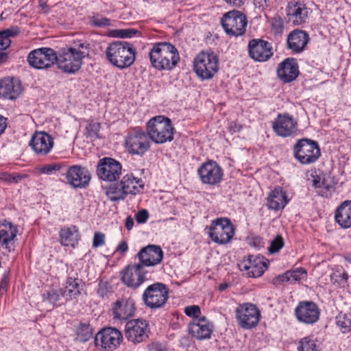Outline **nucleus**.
Here are the masks:
<instances>
[{
	"mask_svg": "<svg viewBox=\"0 0 351 351\" xmlns=\"http://www.w3.org/2000/svg\"><path fill=\"white\" fill-rule=\"evenodd\" d=\"M75 51H83L82 59L88 54L89 44L86 42L80 43L75 46Z\"/></svg>",
	"mask_w": 351,
	"mask_h": 351,
	"instance_id": "052dcab7",
	"label": "nucleus"
},
{
	"mask_svg": "<svg viewBox=\"0 0 351 351\" xmlns=\"http://www.w3.org/2000/svg\"><path fill=\"white\" fill-rule=\"evenodd\" d=\"M123 194L121 188L119 189L116 184L110 186L106 189V195L112 201H117L123 199Z\"/></svg>",
	"mask_w": 351,
	"mask_h": 351,
	"instance_id": "79ce46f5",
	"label": "nucleus"
},
{
	"mask_svg": "<svg viewBox=\"0 0 351 351\" xmlns=\"http://www.w3.org/2000/svg\"><path fill=\"white\" fill-rule=\"evenodd\" d=\"M97 173L99 178L103 180L116 181L121 173V165L113 158H104L99 160Z\"/></svg>",
	"mask_w": 351,
	"mask_h": 351,
	"instance_id": "dca6fc26",
	"label": "nucleus"
},
{
	"mask_svg": "<svg viewBox=\"0 0 351 351\" xmlns=\"http://www.w3.org/2000/svg\"><path fill=\"white\" fill-rule=\"evenodd\" d=\"M82 280L78 278H73L69 277L66 282V287L64 289H60L62 298H64L66 301L76 298L82 290Z\"/></svg>",
	"mask_w": 351,
	"mask_h": 351,
	"instance_id": "2f4dec72",
	"label": "nucleus"
},
{
	"mask_svg": "<svg viewBox=\"0 0 351 351\" xmlns=\"http://www.w3.org/2000/svg\"><path fill=\"white\" fill-rule=\"evenodd\" d=\"M295 158L302 165L315 162L320 157L321 152L318 143L308 138H302L293 147Z\"/></svg>",
	"mask_w": 351,
	"mask_h": 351,
	"instance_id": "423d86ee",
	"label": "nucleus"
},
{
	"mask_svg": "<svg viewBox=\"0 0 351 351\" xmlns=\"http://www.w3.org/2000/svg\"><path fill=\"white\" fill-rule=\"evenodd\" d=\"M287 203L285 193L281 188H276L267 197V205L271 209L278 210L283 208Z\"/></svg>",
	"mask_w": 351,
	"mask_h": 351,
	"instance_id": "f704fd0d",
	"label": "nucleus"
},
{
	"mask_svg": "<svg viewBox=\"0 0 351 351\" xmlns=\"http://www.w3.org/2000/svg\"><path fill=\"white\" fill-rule=\"evenodd\" d=\"M335 217L341 227L351 228V201L343 202L337 209Z\"/></svg>",
	"mask_w": 351,
	"mask_h": 351,
	"instance_id": "473e14b6",
	"label": "nucleus"
},
{
	"mask_svg": "<svg viewBox=\"0 0 351 351\" xmlns=\"http://www.w3.org/2000/svg\"><path fill=\"white\" fill-rule=\"evenodd\" d=\"M141 182V180H137L132 175H126L121 181L122 192L124 195L136 194L143 187Z\"/></svg>",
	"mask_w": 351,
	"mask_h": 351,
	"instance_id": "c9c22d12",
	"label": "nucleus"
},
{
	"mask_svg": "<svg viewBox=\"0 0 351 351\" xmlns=\"http://www.w3.org/2000/svg\"><path fill=\"white\" fill-rule=\"evenodd\" d=\"M298 73V68L293 59L287 58L285 60L279 64L277 69L278 77L284 83H289L295 80Z\"/></svg>",
	"mask_w": 351,
	"mask_h": 351,
	"instance_id": "c85d7f7f",
	"label": "nucleus"
},
{
	"mask_svg": "<svg viewBox=\"0 0 351 351\" xmlns=\"http://www.w3.org/2000/svg\"><path fill=\"white\" fill-rule=\"evenodd\" d=\"M149 138L144 132L135 131L125 139V147L132 154L143 155L149 148Z\"/></svg>",
	"mask_w": 351,
	"mask_h": 351,
	"instance_id": "f3484780",
	"label": "nucleus"
},
{
	"mask_svg": "<svg viewBox=\"0 0 351 351\" xmlns=\"http://www.w3.org/2000/svg\"><path fill=\"white\" fill-rule=\"evenodd\" d=\"M284 245V241L280 235H277L276 238L271 241L268 250L270 253L278 252Z\"/></svg>",
	"mask_w": 351,
	"mask_h": 351,
	"instance_id": "de8ad7c7",
	"label": "nucleus"
},
{
	"mask_svg": "<svg viewBox=\"0 0 351 351\" xmlns=\"http://www.w3.org/2000/svg\"><path fill=\"white\" fill-rule=\"evenodd\" d=\"M308 40V34L305 31L295 29L289 34L287 45L293 52L300 53L304 51Z\"/></svg>",
	"mask_w": 351,
	"mask_h": 351,
	"instance_id": "c756f323",
	"label": "nucleus"
},
{
	"mask_svg": "<svg viewBox=\"0 0 351 351\" xmlns=\"http://www.w3.org/2000/svg\"><path fill=\"white\" fill-rule=\"evenodd\" d=\"M254 5L259 9L264 10L274 2V0H254Z\"/></svg>",
	"mask_w": 351,
	"mask_h": 351,
	"instance_id": "13d9d810",
	"label": "nucleus"
},
{
	"mask_svg": "<svg viewBox=\"0 0 351 351\" xmlns=\"http://www.w3.org/2000/svg\"><path fill=\"white\" fill-rule=\"evenodd\" d=\"M306 277V271L304 269L300 267L295 269L289 270L284 274L278 276L272 280V283L275 285L282 284L285 282L291 283L300 281Z\"/></svg>",
	"mask_w": 351,
	"mask_h": 351,
	"instance_id": "72a5a7b5",
	"label": "nucleus"
},
{
	"mask_svg": "<svg viewBox=\"0 0 351 351\" xmlns=\"http://www.w3.org/2000/svg\"><path fill=\"white\" fill-rule=\"evenodd\" d=\"M148 324L141 319H132L126 323L125 335L126 339L136 344L146 341L149 337Z\"/></svg>",
	"mask_w": 351,
	"mask_h": 351,
	"instance_id": "4468645a",
	"label": "nucleus"
},
{
	"mask_svg": "<svg viewBox=\"0 0 351 351\" xmlns=\"http://www.w3.org/2000/svg\"><path fill=\"white\" fill-rule=\"evenodd\" d=\"M26 174L3 173L0 176V179L8 183H19L22 179L27 178Z\"/></svg>",
	"mask_w": 351,
	"mask_h": 351,
	"instance_id": "a18cd8bd",
	"label": "nucleus"
},
{
	"mask_svg": "<svg viewBox=\"0 0 351 351\" xmlns=\"http://www.w3.org/2000/svg\"><path fill=\"white\" fill-rule=\"evenodd\" d=\"M29 64L34 68H49L57 62V54L51 48H40L32 51L27 57Z\"/></svg>",
	"mask_w": 351,
	"mask_h": 351,
	"instance_id": "9b49d317",
	"label": "nucleus"
},
{
	"mask_svg": "<svg viewBox=\"0 0 351 351\" xmlns=\"http://www.w3.org/2000/svg\"><path fill=\"white\" fill-rule=\"evenodd\" d=\"M236 317L239 325L244 329H251L256 326L261 317V312L252 303L239 305L236 309Z\"/></svg>",
	"mask_w": 351,
	"mask_h": 351,
	"instance_id": "9d476101",
	"label": "nucleus"
},
{
	"mask_svg": "<svg viewBox=\"0 0 351 351\" xmlns=\"http://www.w3.org/2000/svg\"><path fill=\"white\" fill-rule=\"evenodd\" d=\"M149 56L152 65L159 71L171 70L180 60L177 49L166 42L154 44Z\"/></svg>",
	"mask_w": 351,
	"mask_h": 351,
	"instance_id": "f257e3e1",
	"label": "nucleus"
},
{
	"mask_svg": "<svg viewBox=\"0 0 351 351\" xmlns=\"http://www.w3.org/2000/svg\"><path fill=\"white\" fill-rule=\"evenodd\" d=\"M90 24L93 27H106L110 25V21L106 17L96 14L90 17Z\"/></svg>",
	"mask_w": 351,
	"mask_h": 351,
	"instance_id": "37998d69",
	"label": "nucleus"
},
{
	"mask_svg": "<svg viewBox=\"0 0 351 351\" xmlns=\"http://www.w3.org/2000/svg\"><path fill=\"white\" fill-rule=\"evenodd\" d=\"M209 230L211 239L219 244L230 242L234 234L233 225L227 218H219L213 221Z\"/></svg>",
	"mask_w": 351,
	"mask_h": 351,
	"instance_id": "1a4fd4ad",
	"label": "nucleus"
},
{
	"mask_svg": "<svg viewBox=\"0 0 351 351\" xmlns=\"http://www.w3.org/2000/svg\"><path fill=\"white\" fill-rule=\"evenodd\" d=\"M348 279V274L342 269H336L331 275L330 280L334 283H338L339 285L344 284Z\"/></svg>",
	"mask_w": 351,
	"mask_h": 351,
	"instance_id": "c03bdc74",
	"label": "nucleus"
},
{
	"mask_svg": "<svg viewBox=\"0 0 351 351\" xmlns=\"http://www.w3.org/2000/svg\"><path fill=\"white\" fill-rule=\"evenodd\" d=\"M169 289L162 282L149 285L144 291L142 300L151 309L160 308L165 306L169 298Z\"/></svg>",
	"mask_w": 351,
	"mask_h": 351,
	"instance_id": "39448f33",
	"label": "nucleus"
},
{
	"mask_svg": "<svg viewBox=\"0 0 351 351\" xmlns=\"http://www.w3.org/2000/svg\"><path fill=\"white\" fill-rule=\"evenodd\" d=\"M149 351H167L165 348H163L158 345L153 346Z\"/></svg>",
	"mask_w": 351,
	"mask_h": 351,
	"instance_id": "774afa93",
	"label": "nucleus"
},
{
	"mask_svg": "<svg viewBox=\"0 0 351 351\" xmlns=\"http://www.w3.org/2000/svg\"><path fill=\"white\" fill-rule=\"evenodd\" d=\"M83 54V51H75V48L63 49L57 56L58 68L67 73H75L81 68Z\"/></svg>",
	"mask_w": 351,
	"mask_h": 351,
	"instance_id": "0eeeda50",
	"label": "nucleus"
},
{
	"mask_svg": "<svg viewBox=\"0 0 351 351\" xmlns=\"http://www.w3.org/2000/svg\"><path fill=\"white\" fill-rule=\"evenodd\" d=\"M19 33V28L12 27L0 32V52L6 49L11 43V37L16 36Z\"/></svg>",
	"mask_w": 351,
	"mask_h": 351,
	"instance_id": "4c0bfd02",
	"label": "nucleus"
},
{
	"mask_svg": "<svg viewBox=\"0 0 351 351\" xmlns=\"http://www.w3.org/2000/svg\"><path fill=\"white\" fill-rule=\"evenodd\" d=\"M221 22L225 32L230 36H241L245 32L247 19L240 11L232 10L226 13Z\"/></svg>",
	"mask_w": 351,
	"mask_h": 351,
	"instance_id": "6e6552de",
	"label": "nucleus"
},
{
	"mask_svg": "<svg viewBox=\"0 0 351 351\" xmlns=\"http://www.w3.org/2000/svg\"><path fill=\"white\" fill-rule=\"evenodd\" d=\"M283 26L280 19H274L271 22V29L275 34H280Z\"/></svg>",
	"mask_w": 351,
	"mask_h": 351,
	"instance_id": "bf43d9fd",
	"label": "nucleus"
},
{
	"mask_svg": "<svg viewBox=\"0 0 351 351\" xmlns=\"http://www.w3.org/2000/svg\"><path fill=\"white\" fill-rule=\"evenodd\" d=\"M271 49L270 43L261 39H252L248 44L249 54L256 61H267L273 55Z\"/></svg>",
	"mask_w": 351,
	"mask_h": 351,
	"instance_id": "412c9836",
	"label": "nucleus"
},
{
	"mask_svg": "<svg viewBox=\"0 0 351 351\" xmlns=\"http://www.w3.org/2000/svg\"><path fill=\"white\" fill-rule=\"evenodd\" d=\"M240 270L246 271L248 277L257 278L263 275L266 269V264L259 257H255L252 255L248 256L247 259H244L239 264Z\"/></svg>",
	"mask_w": 351,
	"mask_h": 351,
	"instance_id": "5701e85b",
	"label": "nucleus"
},
{
	"mask_svg": "<svg viewBox=\"0 0 351 351\" xmlns=\"http://www.w3.org/2000/svg\"><path fill=\"white\" fill-rule=\"evenodd\" d=\"M53 137L45 132H36L29 142L34 152L40 156L47 155L53 147Z\"/></svg>",
	"mask_w": 351,
	"mask_h": 351,
	"instance_id": "a211bd4d",
	"label": "nucleus"
},
{
	"mask_svg": "<svg viewBox=\"0 0 351 351\" xmlns=\"http://www.w3.org/2000/svg\"><path fill=\"white\" fill-rule=\"evenodd\" d=\"M300 343L298 351H317L315 342L307 337L302 339Z\"/></svg>",
	"mask_w": 351,
	"mask_h": 351,
	"instance_id": "49530a36",
	"label": "nucleus"
},
{
	"mask_svg": "<svg viewBox=\"0 0 351 351\" xmlns=\"http://www.w3.org/2000/svg\"><path fill=\"white\" fill-rule=\"evenodd\" d=\"M76 332L77 339L82 342L88 341L93 335L92 328L88 324H80Z\"/></svg>",
	"mask_w": 351,
	"mask_h": 351,
	"instance_id": "58836bf2",
	"label": "nucleus"
},
{
	"mask_svg": "<svg viewBox=\"0 0 351 351\" xmlns=\"http://www.w3.org/2000/svg\"><path fill=\"white\" fill-rule=\"evenodd\" d=\"M147 130L149 138L156 143L171 141L173 138L174 128L171 120L162 116L150 119Z\"/></svg>",
	"mask_w": 351,
	"mask_h": 351,
	"instance_id": "7ed1b4c3",
	"label": "nucleus"
},
{
	"mask_svg": "<svg viewBox=\"0 0 351 351\" xmlns=\"http://www.w3.org/2000/svg\"><path fill=\"white\" fill-rule=\"evenodd\" d=\"M117 250L120 252H121V253L125 252L128 250V244H127V243L125 241L121 242L119 245V246L117 247Z\"/></svg>",
	"mask_w": 351,
	"mask_h": 351,
	"instance_id": "0e129e2a",
	"label": "nucleus"
},
{
	"mask_svg": "<svg viewBox=\"0 0 351 351\" xmlns=\"http://www.w3.org/2000/svg\"><path fill=\"white\" fill-rule=\"evenodd\" d=\"M149 217V213L147 210L142 209L139 210L135 216L136 220L138 223H145Z\"/></svg>",
	"mask_w": 351,
	"mask_h": 351,
	"instance_id": "4d7b16f0",
	"label": "nucleus"
},
{
	"mask_svg": "<svg viewBox=\"0 0 351 351\" xmlns=\"http://www.w3.org/2000/svg\"><path fill=\"white\" fill-rule=\"evenodd\" d=\"M146 274L142 264L130 265L121 271V280L127 287L137 289L148 280Z\"/></svg>",
	"mask_w": 351,
	"mask_h": 351,
	"instance_id": "ddd939ff",
	"label": "nucleus"
},
{
	"mask_svg": "<svg viewBox=\"0 0 351 351\" xmlns=\"http://www.w3.org/2000/svg\"><path fill=\"white\" fill-rule=\"evenodd\" d=\"M22 92L20 81L12 77H5L0 80V96L8 99H16Z\"/></svg>",
	"mask_w": 351,
	"mask_h": 351,
	"instance_id": "bb28decb",
	"label": "nucleus"
},
{
	"mask_svg": "<svg viewBox=\"0 0 351 351\" xmlns=\"http://www.w3.org/2000/svg\"><path fill=\"white\" fill-rule=\"evenodd\" d=\"M66 178L68 182L73 187L83 188L90 182V176L85 168L73 165L67 169Z\"/></svg>",
	"mask_w": 351,
	"mask_h": 351,
	"instance_id": "393cba45",
	"label": "nucleus"
},
{
	"mask_svg": "<svg viewBox=\"0 0 351 351\" xmlns=\"http://www.w3.org/2000/svg\"><path fill=\"white\" fill-rule=\"evenodd\" d=\"M17 229L5 220L0 222V248L9 253L14 250V240L17 234Z\"/></svg>",
	"mask_w": 351,
	"mask_h": 351,
	"instance_id": "b1692460",
	"label": "nucleus"
},
{
	"mask_svg": "<svg viewBox=\"0 0 351 351\" xmlns=\"http://www.w3.org/2000/svg\"><path fill=\"white\" fill-rule=\"evenodd\" d=\"M193 70L203 80L212 79L219 70V60L214 53L202 51L193 60Z\"/></svg>",
	"mask_w": 351,
	"mask_h": 351,
	"instance_id": "20e7f679",
	"label": "nucleus"
},
{
	"mask_svg": "<svg viewBox=\"0 0 351 351\" xmlns=\"http://www.w3.org/2000/svg\"><path fill=\"white\" fill-rule=\"evenodd\" d=\"M286 11L288 21L296 25L304 23L307 18V9L300 1H290Z\"/></svg>",
	"mask_w": 351,
	"mask_h": 351,
	"instance_id": "a878e982",
	"label": "nucleus"
},
{
	"mask_svg": "<svg viewBox=\"0 0 351 351\" xmlns=\"http://www.w3.org/2000/svg\"><path fill=\"white\" fill-rule=\"evenodd\" d=\"M189 331L197 339H208L213 332V325L203 316L189 325Z\"/></svg>",
	"mask_w": 351,
	"mask_h": 351,
	"instance_id": "cd10ccee",
	"label": "nucleus"
},
{
	"mask_svg": "<svg viewBox=\"0 0 351 351\" xmlns=\"http://www.w3.org/2000/svg\"><path fill=\"white\" fill-rule=\"evenodd\" d=\"M313 184L315 188H324L326 190H329L331 188V186L326 183V180L323 179L321 180L319 176H317L313 178Z\"/></svg>",
	"mask_w": 351,
	"mask_h": 351,
	"instance_id": "6e6d98bb",
	"label": "nucleus"
},
{
	"mask_svg": "<svg viewBox=\"0 0 351 351\" xmlns=\"http://www.w3.org/2000/svg\"><path fill=\"white\" fill-rule=\"evenodd\" d=\"M138 259L143 267L154 266L159 264L163 257V252L160 246L149 245L142 248L138 253Z\"/></svg>",
	"mask_w": 351,
	"mask_h": 351,
	"instance_id": "4be33fe9",
	"label": "nucleus"
},
{
	"mask_svg": "<svg viewBox=\"0 0 351 351\" xmlns=\"http://www.w3.org/2000/svg\"><path fill=\"white\" fill-rule=\"evenodd\" d=\"M224 1L229 5L239 8L244 4L245 0H224Z\"/></svg>",
	"mask_w": 351,
	"mask_h": 351,
	"instance_id": "680f3d73",
	"label": "nucleus"
},
{
	"mask_svg": "<svg viewBox=\"0 0 351 351\" xmlns=\"http://www.w3.org/2000/svg\"><path fill=\"white\" fill-rule=\"evenodd\" d=\"M101 128L99 123L93 121H88L85 128V135L87 138H99V132Z\"/></svg>",
	"mask_w": 351,
	"mask_h": 351,
	"instance_id": "a19ab883",
	"label": "nucleus"
},
{
	"mask_svg": "<svg viewBox=\"0 0 351 351\" xmlns=\"http://www.w3.org/2000/svg\"><path fill=\"white\" fill-rule=\"evenodd\" d=\"M138 32L134 29H118L114 31V36L119 38H128L132 37Z\"/></svg>",
	"mask_w": 351,
	"mask_h": 351,
	"instance_id": "8fccbe9b",
	"label": "nucleus"
},
{
	"mask_svg": "<svg viewBox=\"0 0 351 351\" xmlns=\"http://www.w3.org/2000/svg\"><path fill=\"white\" fill-rule=\"evenodd\" d=\"M337 324L342 328H351V310L340 312L337 317Z\"/></svg>",
	"mask_w": 351,
	"mask_h": 351,
	"instance_id": "ea45409f",
	"label": "nucleus"
},
{
	"mask_svg": "<svg viewBox=\"0 0 351 351\" xmlns=\"http://www.w3.org/2000/svg\"><path fill=\"white\" fill-rule=\"evenodd\" d=\"M61 166L59 164L47 165L40 168V172L45 174H51L53 171H60Z\"/></svg>",
	"mask_w": 351,
	"mask_h": 351,
	"instance_id": "3c124183",
	"label": "nucleus"
},
{
	"mask_svg": "<svg viewBox=\"0 0 351 351\" xmlns=\"http://www.w3.org/2000/svg\"><path fill=\"white\" fill-rule=\"evenodd\" d=\"M184 313L189 317H194L197 318L201 312L198 306L193 305L186 306L184 308Z\"/></svg>",
	"mask_w": 351,
	"mask_h": 351,
	"instance_id": "603ef678",
	"label": "nucleus"
},
{
	"mask_svg": "<svg viewBox=\"0 0 351 351\" xmlns=\"http://www.w3.org/2000/svg\"><path fill=\"white\" fill-rule=\"evenodd\" d=\"M241 127L240 125H237L235 123H234V125H233V123H231V124L230 125V131H232L234 132L239 131L241 130Z\"/></svg>",
	"mask_w": 351,
	"mask_h": 351,
	"instance_id": "338daca9",
	"label": "nucleus"
},
{
	"mask_svg": "<svg viewBox=\"0 0 351 351\" xmlns=\"http://www.w3.org/2000/svg\"><path fill=\"white\" fill-rule=\"evenodd\" d=\"M77 230L75 226L62 229L60 232L61 244L64 246H74L77 237Z\"/></svg>",
	"mask_w": 351,
	"mask_h": 351,
	"instance_id": "e433bc0d",
	"label": "nucleus"
},
{
	"mask_svg": "<svg viewBox=\"0 0 351 351\" xmlns=\"http://www.w3.org/2000/svg\"><path fill=\"white\" fill-rule=\"evenodd\" d=\"M201 181L204 184L214 185L219 183L223 176V171L219 165L215 161L209 160L198 169Z\"/></svg>",
	"mask_w": 351,
	"mask_h": 351,
	"instance_id": "6ab92c4d",
	"label": "nucleus"
},
{
	"mask_svg": "<svg viewBox=\"0 0 351 351\" xmlns=\"http://www.w3.org/2000/svg\"><path fill=\"white\" fill-rule=\"evenodd\" d=\"M136 49L127 42L114 41L106 50V58L112 65L125 69L130 66L136 58Z\"/></svg>",
	"mask_w": 351,
	"mask_h": 351,
	"instance_id": "f03ea898",
	"label": "nucleus"
},
{
	"mask_svg": "<svg viewBox=\"0 0 351 351\" xmlns=\"http://www.w3.org/2000/svg\"><path fill=\"white\" fill-rule=\"evenodd\" d=\"M112 311L114 319L125 320L134 315L135 308L132 300L121 299L114 304Z\"/></svg>",
	"mask_w": 351,
	"mask_h": 351,
	"instance_id": "7c9ffc66",
	"label": "nucleus"
},
{
	"mask_svg": "<svg viewBox=\"0 0 351 351\" xmlns=\"http://www.w3.org/2000/svg\"><path fill=\"white\" fill-rule=\"evenodd\" d=\"M134 226V221L131 217H128L125 221V228L128 230H131Z\"/></svg>",
	"mask_w": 351,
	"mask_h": 351,
	"instance_id": "69168bd1",
	"label": "nucleus"
},
{
	"mask_svg": "<svg viewBox=\"0 0 351 351\" xmlns=\"http://www.w3.org/2000/svg\"><path fill=\"white\" fill-rule=\"evenodd\" d=\"M47 300H49V302L52 303V304H60V300H61V298L60 297H62L60 293L59 292V290L58 291H51V292H49L47 293Z\"/></svg>",
	"mask_w": 351,
	"mask_h": 351,
	"instance_id": "864d4df0",
	"label": "nucleus"
},
{
	"mask_svg": "<svg viewBox=\"0 0 351 351\" xmlns=\"http://www.w3.org/2000/svg\"><path fill=\"white\" fill-rule=\"evenodd\" d=\"M105 235L104 234L97 232L94 234L93 246L94 247H98L104 244Z\"/></svg>",
	"mask_w": 351,
	"mask_h": 351,
	"instance_id": "5fc2aeb1",
	"label": "nucleus"
},
{
	"mask_svg": "<svg viewBox=\"0 0 351 351\" xmlns=\"http://www.w3.org/2000/svg\"><path fill=\"white\" fill-rule=\"evenodd\" d=\"M112 291V287L108 284V282L100 280L99 283V287L97 289L98 294L101 296L104 297L106 296L108 293H110Z\"/></svg>",
	"mask_w": 351,
	"mask_h": 351,
	"instance_id": "09e8293b",
	"label": "nucleus"
},
{
	"mask_svg": "<svg viewBox=\"0 0 351 351\" xmlns=\"http://www.w3.org/2000/svg\"><path fill=\"white\" fill-rule=\"evenodd\" d=\"M295 313L300 322L307 324L315 323L319 317V309L313 302H300L295 309Z\"/></svg>",
	"mask_w": 351,
	"mask_h": 351,
	"instance_id": "aec40b11",
	"label": "nucleus"
},
{
	"mask_svg": "<svg viewBox=\"0 0 351 351\" xmlns=\"http://www.w3.org/2000/svg\"><path fill=\"white\" fill-rule=\"evenodd\" d=\"M276 134L280 137H289L296 134L298 123L296 119L288 113L279 114L272 123Z\"/></svg>",
	"mask_w": 351,
	"mask_h": 351,
	"instance_id": "f8f14e48",
	"label": "nucleus"
},
{
	"mask_svg": "<svg viewBox=\"0 0 351 351\" xmlns=\"http://www.w3.org/2000/svg\"><path fill=\"white\" fill-rule=\"evenodd\" d=\"M7 127L6 119L0 115V135L4 132Z\"/></svg>",
	"mask_w": 351,
	"mask_h": 351,
	"instance_id": "e2e57ef3",
	"label": "nucleus"
},
{
	"mask_svg": "<svg viewBox=\"0 0 351 351\" xmlns=\"http://www.w3.org/2000/svg\"><path fill=\"white\" fill-rule=\"evenodd\" d=\"M122 340L121 332L113 328H104L95 337V344L105 350H113L119 346Z\"/></svg>",
	"mask_w": 351,
	"mask_h": 351,
	"instance_id": "2eb2a0df",
	"label": "nucleus"
}]
</instances>
